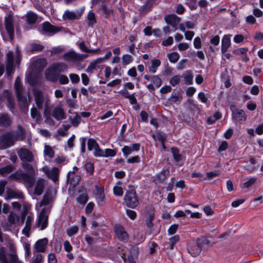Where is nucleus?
Here are the masks:
<instances>
[{"mask_svg":"<svg viewBox=\"0 0 263 263\" xmlns=\"http://www.w3.org/2000/svg\"><path fill=\"white\" fill-rule=\"evenodd\" d=\"M47 64L46 60L43 58L37 59L32 63L30 70L26 74L27 81L30 85H34L36 83L35 74L42 71Z\"/></svg>","mask_w":263,"mask_h":263,"instance_id":"nucleus-1","label":"nucleus"},{"mask_svg":"<svg viewBox=\"0 0 263 263\" xmlns=\"http://www.w3.org/2000/svg\"><path fill=\"white\" fill-rule=\"evenodd\" d=\"M14 87L16 93L17 99L21 105L28 109V102L27 97H28L30 101V95L24 92V89L21 84V79L17 77L15 81Z\"/></svg>","mask_w":263,"mask_h":263,"instance_id":"nucleus-2","label":"nucleus"},{"mask_svg":"<svg viewBox=\"0 0 263 263\" xmlns=\"http://www.w3.org/2000/svg\"><path fill=\"white\" fill-rule=\"evenodd\" d=\"M33 95L35 104L38 108L41 109L44 106L45 110H47L48 108L50 101L49 96L37 89H34L33 90Z\"/></svg>","mask_w":263,"mask_h":263,"instance_id":"nucleus-3","label":"nucleus"},{"mask_svg":"<svg viewBox=\"0 0 263 263\" xmlns=\"http://www.w3.org/2000/svg\"><path fill=\"white\" fill-rule=\"evenodd\" d=\"M0 263H23L16 253H10L4 247L0 248Z\"/></svg>","mask_w":263,"mask_h":263,"instance_id":"nucleus-4","label":"nucleus"},{"mask_svg":"<svg viewBox=\"0 0 263 263\" xmlns=\"http://www.w3.org/2000/svg\"><path fill=\"white\" fill-rule=\"evenodd\" d=\"M124 201L126 205L131 208H136L139 203L136 192L134 190L127 191L124 196Z\"/></svg>","mask_w":263,"mask_h":263,"instance_id":"nucleus-5","label":"nucleus"},{"mask_svg":"<svg viewBox=\"0 0 263 263\" xmlns=\"http://www.w3.org/2000/svg\"><path fill=\"white\" fill-rule=\"evenodd\" d=\"M15 135L13 133H7L0 138V148L6 149L11 145L15 141Z\"/></svg>","mask_w":263,"mask_h":263,"instance_id":"nucleus-6","label":"nucleus"},{"mask_svg":"<svg viewBox=\"0 0 263 263\" xmlns=\"http://www.w3.org/2000/svg\"><path fill=\"white\" fill-rule=\"evenodd\" d=\"M114 233L117 239L123 242H127L129 235L125 228L121 225L117 224L114 228Z\"/></svg>","mask_w":263,"mask_h":263,"instance_id":"nucleus-7","label":"nucleus"},{"mask_svg":"<svg viewBox=\"0 0 263 263\" xmlns=\"http://www.w3.org/2000/svg\"><path fill=\"white\" fill-rule=\"evenodd\" d=\"M17 154L22 162H32L34 157L32 153L28 149L21 148L18 149Z\"/></svg>","mask_w":263,"mask_h":263,"instance_id":"nucleus-8","label":"nucleus"},{"mask_svg":"<svg viewBox=\"0 0 263 263\" xmlns=\"http://www.w3.org/2000/svg\"><path fill=\"white\" fill-rule=\"evenodd\" d=\"M230 109L232 111V118L234 120L238 122H242L246 120L247 116L243 110L237 109L233 105L231 106Z\"/></svg>","mask_w":263,"mask_h":263,"instance_id":"nucleus-9","label":"nucleus"},{"mask_svg":"<svg viewBox=\"0 0 263 263\" xmlns=\"http://www.w3.org/2000/svg\"><path fill=\"white\" fill-rule=\"evenodd\" d=\"M5 25L10 39L12 41L14 36V26L13 16L11 15H8L5 17Z\"/></svg>","mask_w":263,"mask_h":263,"instance_id":"nucleus-10","label":"nucleus"},{"mask_svg":"<svg viewBox=\"0 0 263 263\" xmlns=\"http://www.w3.org/2000/svg\"><path fill=\"white\" fill-rule=\"evenodd\" d=\"M48 215L45 209H43L40 213L37 225L38 227H40V230H44L48 226Z\"/></svg>","mask_w":263,"mask_h":263,"instance_id":"nucleus-11","label":"nucleus"},{"mask_svg":"<svg viewBox=\"0 0 263 263\" xmlns=\"http://www.w3.org/2000/svg\"><path fill=\"white\" fill-rule=\"evenodd\" d=\"M14 55L12 51H9L7 54L6 72L10 76L14 71Z\"/></svg>","mask_w":263,"mask_h":263,"instance_id":"nucleus-12","label":"nucleus"},{"mask_svg":"<svg viewBox=\"0 0 263 263\" xmlns=\"http://www.w3.org/2000/svg\"><path fill=\"white\" fill-rule=\"evenodd\" d=\"M43 171L46 174L48 177L51 179L53 182H56L59 179L60 170L56 167L49 170L47 167H44Z\"/></svg>","mask_w":263,"mask_h":263,"instance_id":"nucleus-13","label":"nucleus"},{"mask_svg":"<svg viewBox=\"0 0 263 263\" xmlns=\"http://www.w3.org/2000/svg\"><path fill=\"white\" fill-rule=\"evenodd\" d=\"M87 145L89 151H93V155L94 156L99 157L102 149L100 147L97 141L92 138H90L88 140Z\"/></svg>","mask_w":263,"mask_h":263,"instance_id":"nucleus-14","label":"nucleus"},{"mask_svg":"<svg viewBox=\"0 0 263 263\" xmlns=\"http://www.w3.org/2000/svg\"><path fill=\"white\" fill-rule=\"evenodd\" d=\"M52 116L58 121L66 118V115L63 108L60 105L54 107L51 112Z\"/></svg>","mask_w":263,"mask_h":263,"instance_id":"nucleus-15","label":"nucleus"},{"mask_svg":"<svg viewBox=\"0 0 263 263\" xmlns=\"http://www.w3.org/2000/svg\"><path fill=\"white\" fill-rule=\"evenodd\" d=\"M81 16V12L78 10L74 11L66 10L63 14V18L65 21L79 20Z\"/></svg>","mask_w":263,"mask_h":263,"instance_id":"nucleus-16","label":"nucleus"},{"mask_svg":"<svg viewBox=\"0 0 263 263\" xmlns=\"http://www.w3.org/2000/svg\"><path fill=\"white\" fill-rule=\"evenodd\" d=\"M146 224L151 228L153 226L152 221L155 218L154 208L151 206H147L145 209Z\"/></svg>","mask_w":263,"mask_h":263,"instance_id":"nucleus-17","label":"nucleus"},{"mask_svg":"<svg viewBox=\"0 0 263 263\" xmlns=\"http://www.w3.org/2000/svg\"><path fill=\"white\" fill-rule=\"evenodd\" d=\"M42 28L43 33L48 35H52L60 31V29L58 27L51 25L48 22L43 23Z\"/></svg>","mask_w":263,"mask_h":263,"instance_id":"nucleus-18","label":"nucleus"},{"mask_svg":"<svg viewBox=\"0 0 263 263\" xmlns=\"http://www.w3.org/2000/svg\"><path fill=\"white\" fill-rule=\"evenodd\" d=\"M59 75L55 70L52 68L51 65L45 71V78L51 82H57L59 78Z\"/></svg>","mask_w":263,"mask_h":263,"instance_id":"nucleus-19","label":"nucleus"},{"mask_svg":"<svg viewBox=\"0 0 263 263\" xmlns=\"http://www.w3.org/2000/svg\"><path fill=\"white\" fill-rule=\"evenodd\" d=\"M48 239L46 238L37 240L34 245V250L36 252H44L46 250Z\"/></svg>","mask_w":263,"mask_h":263,"instance_id":"nucleus-20","label":"nucleus"},{"mask_svg":"<svg viewBox=\"0 0 263 263\" xmlns=\"http://www.w3.org/2000/svg\"><path fill=\"white\" fill-rule=\"evenodd\" d=\"M164 19L167 24L171 25L174 28L175 31L177 29L176 26L180 21L178 17L171 14L165 16Z\"/></svg>","mask_w":263,"mask_h":263,"instance_id":"nucleus-21","label":"nucleus"},{"mask_svg":"<svg viewBox=\"0 0 263 263\" xmlns=\"http://www.w3.org/2000/svg\"><path fill=\"white\" fill-rule=\"evenodd\" d=\"M45 180L42 178H39L36 182L34 187V194L36 195H41L44 190Z\"/></svg>","mask_w":263,"mask_h":263,"instance_id":"nucleus-22","label":"nucleus"},{"mask_svg":"<svg viewBox=\"0 0 263 263\" xmlns=\"http://www.w3.org/2000/svg\"><path fill=\"white\" fill-rule=\"evenodd\" d=\"M96 198L98 204L100 205H104L105 203V195L104 189L102 187H97Z\"/></svg>","mask_w":263,"mask_h":263,"instance_id":"nucleus-23","label":"nucleus"},{"mask_svg":"<svg viewBox=\"0 0 263 263\" xmlns=\"http://www.w3.org/2000/svg\"><path fill=\"white\" fill-rule=\"evenodd\" d=\"M232 35L231 34L224 35L221 41V52L225 53L228 50L231 45L230 37Z\"/></svg>","mask_w":263,"mask_h":263,"instance_id":"nucleus-24","label":"nucleus"},{"mask_svg":"<svg viewBox=\"0 0 263 263\" xmlns=\"http://www.w3.org/2000/svg\"><path fill=\"white\" fill-rule=\"evenodd\" d=\"M63 58L66 61L71 62L79 61L78 53L74 51L67 52L63 55Z\"/></svg>","mask_w":263,"mask_h":263,"instance_id":"nucleus-25","label":"nucleus"},{"mask_svg":"<svg viewBox=\"0 0 263 263\" xmlns=\"http://www.w3.org/2000/svg\"><path fill=\"white\" fill-rule=\"evenodd\" d=\"M12 120L7 114H0V126L7 127L10 125Z\"/></svg>","mask_w":263,"mask_h":263,"instance_id":"nucleus-26","label":"nucleus"},{"mask_svg":"<svg viewBox=\"0 0 263 263\" xmlns=\"http://www.w3.org/2000/svg\"><path fill=\"white\" fill-rule=\"evenodd\" d=\"M187 251L192 256H196L200 254L201 250L200 249V247H198L195 242L192 245H189L187 247Z\"/></svg>","mask_w":263,"mask_h":263,"instance_id":"nucleus-27","label":"nucleus"},{"mask_svg":"<svg viewBox=\"0 0 263 263\" xmlns=\"http://www.w3.org/2000/svg\"><path fill=\"white\" fill-rule=\"evenodd\" d=\"M169 175L170 171L168 169L163 170L160 173L156 175L155 177V181L158 182H162L165 180Z\"/></svg>","mask_w":263,"mask_h":263,"instance_id":"nucleus-28","label":"nucleus"},{"mask_svg":"<svg viewBox=\"0 0 263 263\" xmlns=\"http://www.w3.org/2000/svg\"><path fill=\"white\" fill-rule=\"evenodd\" d=\"M23 195L21 193L14 191L12 189H8L6 191V196L5 197L6 200L11 198H21Z\"/></svg>","mask_w":263,"mask_h":263,"instance_id":"nucleus-29","label":"nucleus"},{"mask_svg":"<svg viewBox=\"0 0 263 263\" xmlns=\"http://www.w3.org/2000/svg\"><path fill=\"white\" fill-rule=\"evenodd\" d=\"M52 68L59 74L61 72H64L67 68V65L63 62L55 63L51 65Z\"/></svg>","mask_w":263,"mask_h":263,"instance_id":"nucleus-30","label":"nucleus"},{"mask_svg":"<svg viewBox=\"0 0 263 263\" xmlns=\"http://www.w3.org/2000/svg\"><path fill=\"white\" fill-rule=\"evenodd\" d=\"M184 79V83L186 85H191L193 83V74L191 71H185L182 76Z\"/></svg>","mask_w":263,"mask_h":263,"instance_id":"nucleus-31","label":"nucleus"},{"mask_svg":"<svg viewBox=\"0 0 263 263\" xmlns=\"http://www.w3.org/2000/svg\"><path fill=\"white\" fill-rule=\"evenodd\" d=\"M161 62L159 60L153 59L151 61V65L148 66V72L151 73H155L158 67L160 65Z\"/></svg>","mask_w":263,"mask_h":263,"instance_id":"nucleus-32","label":"nucleus"},{"mask_svg":"<svg viewBox=\"0 0 263 263\" xmlns=\"http://www.w3.org/2000/svg\"><path fill=\"white\" fill-rule=\"evenodd\" d=\"M33 220V217L31 215H29L27 216L26 222H25V228L23 230V233L26 235L27 236H28L29 235V232L31 229V222Z\"/></svg>","mask_w":263,"mask_h":263,"instance_id":"nucleus-33","label":"nucleus"},{"mask_svg":"<svg viewBox=\"0 0 263 263\" xmlns=\"http://www.w3.org/2000/svg\"><path fill=\"white\" fill-rule=\"evenodd\" d=\"M16 136H15V140H24L26 137V131L25 129L18 125L17 127Z\"/></svg>","mask_w":263,"mask_h":263,"instance_id":"nucleus-34","label":"nucleus"},{"mask_svg":"<svg viewBox=\"0 0 263 263\" xmlns=\"http://www.w3.org/2000/svg\"><path fill=\"white\" fill-rule=\"evenodd\" d=\"M68 119L73 126L77 127L80 122L81 117L77 112H74L69 117Z\"/></svg>","mask_w":263,"mask_h":263,"instance_id":"nucleus-35","label":"nucleus"},{"mask_svg":"<svg viewBox=\"0 0 263 263\" xmlns=\"http://www.w3.org/2000/svg\"><path fill=\"white\" fill-rule=\"evenodd\" d=\"M34 174H29L23 173L22 179L23 181L28 183L30 185H32L34 182Z\"/></svg>","mask_w":263,"mask_h":263,"instance_id":"nucleus-36","label":"nucleus"},{"mask_svg":"<svg viewBox=\"0 0 263 263\" xmlns=\"http://www.w3.org/2000/svg\"><path fill=\"white\" fill-rule=\"evenodd\" d=\"M116 153L115 150L110 148H106L104 151L102 149L99 157H113L116 155Z\"/></svg>","mask_w":263,"mask_h":263,"instance_id":"nucleus-37","label":"nucleus"},{"mask_svg":"<svg viewBox=\"0 0 263 263\" xmlns=\"http://www.w3.org/2000/svg\"><path fill=\"white\" fill-rule=\"evenodd\" d=\"M220 172L219 170H215L212 172H208L206 173V177H204L200 179V181H204L207 179L211 180L215 177L218 176L220 175Z\"/></svg>","mask_w":263,"mask_h":263,"instance_id":"nucleus-38","label":"nucleus"},{"mask_svg":"<svg viewBox=\"0 0 263 263\" xmlns=\"http://www.w3.org/2000/svg\"><path fill=\"white\" fill-rule=\"evenodd\" d=\"M27 22L29 24H33L37 20L36 15L32 12H28L26 14Z\"/></svg>","mask_w":263,"mask_h":263,"instance_id":"nucleus-39","label":"nucleus"},{"mask_svg":"<svg viewBox=\"0 0 263 263\" xmlns=\"http://www.w3.org/2000/svg\"><path fill=\"white\" fill-rule=\"evenodd\" d=\"M88 25L90 27L93 26L96 23L95 14L93 12L90 11L87 14Z\"/></svg>","mask_w":263,"mask_h":263,"instance_id":"nucleus-40","label":"nucleus"},{"mask_svg":"<svg viewBox=\"0 0 263 263\" xmlns=\"http://www.w3.org/2000/svg\"><path fill=\"white\" fill-rule=\"evenodd\" d=\"M44 154L45 156L49 158H52L54 155V152L50 146L45 145L44 146Z\"/></svg>","mask_w":263,"mask_h":263,"instance_id":"nucleus-41","label":"nucleus"},{"mask_svg":"<svg viewBox=\"0 0 263 263\" xmlns=\"http://www.w3.org/2000/svg\"><path fill=\"white\" fill-rule=\"evenodd\" d=\"M195 243L198 247H200L202 250V249L205 248V246L209 245V241L206 238L202 237L198 239Z\"/></svg>","mask_w":263,"mask_h":263,"instance_id":"nucleus-42","label":"nucleus"},{"mask_svg":"<svg viewBox=\"0 0 263 263\" xmlns=\"http://www.w3.org/2000/svg\"><path fill=\"white\" fill-rule=\"evenodd\" d=\"M31 117L39 122L41 120V117L36 108L33 107L31 109Z\"/></svg>","mask_w":263,"mask_h":263,"instance_id":"nucleus-43","label":"nucleus"},{"mask_svg":"<svg viewBox=\"0 0 263 263\" xmlns=\"http://www.w3.org/2000/svg\"><path fill=\"white\" fill-rule=\"evenodd\" d=\"M167 57L170 62L173 63H176L180 58L179 54L176 52L168 53L167 54Z\"/></svg>","mask_w":263,"mask_h":263,"instance_id":"nucleus-44","label":"nucleus"},{"mask_svg":"<svg viewBox=\"0 0 263 263\" xmlns=\"http://www.w3.org/2000/svg\"><path fill=\"white\" fill-rule=\"evenodd\" d=\"M14 169L12 165H8L4 167L0 168V175L5 176L9 173L11 172Z\"/></svg>","mask_w":263,"mask_h":263,"instance_id":"nucleus-45","label":"nucleus"},{"mask_svg":"<svg viewBox=\"0 0 263 263\" xmlns=\"http://www.w3.org/2000/svg\"><path fill=\"white\" fill-rule=\"evenodd\" d=\"M22 167L23 168L29 173V174H34V171L33 166L29 162H22Z\"/></svg>","mask_w":263,"mask_h":263,"instance_id":"nucleus-46","label":"nucleus"},{"mask_svg":"<svg viewBox=\"0 0 263 263\" xmlns=\"http://www.w3.org/2000/svg\"><path fill=\"white\" fill-rule=\"evenodd\" d=\"M172 153L174 160L177 162H179L182 159V156L179 153V151L176 148H172Z\"/></svg>","mask_w":263,"mask_h":263,"instance_id":"nucleus-47","label":"nucleus"},{"mask_svg":"<svg viewBox=\"0 0 263 263\" xmlns=\"http://www.w3.org/2000/svg\"><path fill=\"white\" fill-rule=\"evenodd\" d=\"M6 246L9 248L10 253H16V247L14 241L9 239L6 243Z\"/></svg>","mask_w":263,"mask_h":263,"instance_id":"nucleus-48","label":"nucleus"},{"mask_svg":"<svg viewBox=\"0 0 263 263\" xmlns=\"http://www.w3.org/2000/svg\"><path fill=\"white\" fill-rule=\"evenodd\" d=\"M133 61L132 57L129 54H124L122 57V62L123 65L129 64Z\"/></svg>","mask_w":263,"mask_h":263,"instance_id":"nucleus-49","label":"nucleus"},{"mask_svg":"<svg viewBox=\"0 0 263 263\" xmlns=\"http://www.w3.org/2000/svg\"><path fill=\"white\" fill-rule=\"evenodd\" d=\"M23 247L25 250V257L26 259L30 257L31 255L30 244L28 242H24L23 243Z\"/></svg>","mask_w":263,"mask_h":263,"instance_id":"nucleus-50","label":"nucleus"},{"mask_svg":"<svg viewBox=\"0 0 263 263\" xmlns=\"http://www.w3.org/2000/svg\"><path fill=\"white\" fill-rule=\"evenodd\" d=\"M23 173L22 172H15L9 176V178L12 180L22 181Z\"/></svg>","mask_w":263,"mask_h":263,"instance_id":"nucleus-51","label":"nucleus"},{"mask_svg":"<svg viewBox=\"0 0 263 263\" xmlns=\"http://www.w3.org/2000/svg\"><path fill=\"white\" fill-rule=\"evenodd\" d=\"M88 200L87 195L86 192L81 194L78 198V202L82 204H85Z\"/></svg>","mask_w":263,"mask_h":263,"instance_id":"nucleus-52","label":"nucleus"},{"mask_svg":"<svg viewBox=\"0 0 263 263\" xmlns=\"http://www.w3.org/2000/svg\"><path fill=\"white\" fill-rule=\"evenodd\" d=\"M182 99V96L179 93H177L175 95L172 94L168 99V100L171 102H172L173 103H176L177 102L181 101Z\"/></svg>","mask_w":263,"mask_h":263,"instance_id":"nucleus-53","label":"nucleus"},{"mask_svg":"<svg viewBox=\"0 0 263 263\" xmlns=\"http://www.w3.org/2000/svg\"><path fill=\"white\" fill-rule=\"evenodd\" d=\"M80 179L81 177L79 175L75 174L72 175L70 179L71 184L74 186H76L78 184Z\"/></svg>","mask_w":263,"mask_h":263,"instance_id":"nucleus-54","label":"nucleus"},{"mask_svg":"<svg viewBox=\"0 0 263 263\" xmlns=\"http://www.w3.org/2000/svg\"><path fill=\"white\" fill-rule=\"evenodd\" d=\"M79 228L77 226H74L67 229V234L69 236H72L78 232Z\"/></svg>","mask_w":263,"mask_h":263,"instance_id":"nucleus-55","label":"nucleus"},{"mask_svg":"<svg viewBox=\"0 0 263 263\" xmlns=\"http://www.w3.org/2000/svg\"><path fill=\"white\" fill-rule=\"evenodd\" d=\"M196 1L197 0H185V4L188 6L191 10H194L197 8Z\"/></svg>","mask_w":263,"mask_h":263,"instance_id":"nucleus-56","label":"nucleus"},{"mask_svg":"<svg viewBox=\"0 0 263 263\" xmlns=\"http://www.w3.org/2000/svg\"><path fill=\"white\" fill-rule=\"evenodd\" d=\"M121 150L124 156L126 158L133 152L131 147L129 146H124Z\"/></svg>","mask_w":263,"mask_h":263,"instance_id":"nucleus-57","label":"nucleus"},{"mask_svg":"<svg viewBox=\"0 0 263 263\" xmlns=\"http://www.w3.org/2000/svg\"><path fill=\"white\" fill-rule=\"evenodd\" d=\"M180 79L181 76L178 75L175 76L171 78L170 83L172 86H174L180 83Z\"/></svg>","mask_w":263,"mask_h":263,"instance_id":"nucleus-58","label":"nucleus"},{"mask_svg":"<svg viewBox=\"0 0 263 263\" xmlns=\"http://www.w3.org/2000/svg\"><path fill=\"white\" fill-rule=\"evenodd\" d=\"M30 263H43V256L41 254H36Z\"/></svg>","mask_w":263,"mask_h":263,"instance_id":"nucleus-59","label":"nucleus"},{"mask_svg":"<svg viewBox=\"0 0 263 263\" xmlns=\"http://www.w3.org/2000/svg\"><path fill=\"white\" fill-rule=\"evenodd\" d=\"M64 51V48L61 46L53 47L50 50L51 55L58 54Z\"/></svg>","mask_w":263,"mask_h":263,"instance_id":"nucleus-60","label":"nucleus"},{"mask_svg":"<svg viewBox=\"0 0 263 263\" xmlns=\"http://www.w3.org/2000/svg\"><path fill=\"white\" fill-rule=\"evenodd\" d=\"M85 169L87 173L92 174L94 171V165L91 162H88L85 164Z\"/></svg>","mask_w":263,"mask_h":263,"instance_id":"nucleus-61","label":"nucleus"},{"mask_svg":"<svg viewBox=\"0 0 263 263\" xmlns=\"http://www.w3.org/2000/svg\"><path fill=\"white\" fill-rule=\"evenodd\" d=\"M8 218L9 222L11 224H14L19 217L15 214L10 213L8 216Z\"/></svg>","mask_w":263,"mask_h":263,"instance_id":"nucleus-62","label":"nucleus"},{"mask_svg":"<svg viewBox=\"0 0 263 263\" xmlns=\"http://www.w3.org/2000/svg\"><path fill=\"white\" fill-rule=\"evenodd\" d=\"M114 193L115 195L118 196H121L123 194V189L118 186H115L113 188Z\"/></svg>","mask_w":263,"mask_h":263,"instance_id":"nucleus-63","label":"nucleus"},{"mask_svg":"<svg viewBox=\"0 0 263 263\" xmlns=\"http://www.w3.org/2000/svg\"><path fill=\"white\" fill-rule=\"evenodd\" d=\"M179 238L178 235H175L170 238V249H173L174 245L179 241Z\"/></svg>","mask_w":263,"mask_h":263,"instance_id":"nucleus-64","label":"nucleus"}]
</instances>
